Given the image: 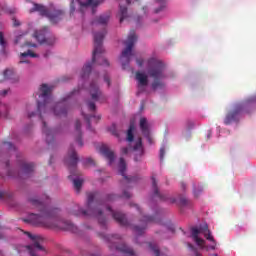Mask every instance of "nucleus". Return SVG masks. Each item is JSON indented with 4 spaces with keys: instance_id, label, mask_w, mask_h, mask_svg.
<instances>
[{
    "instance_id": "1",
    "label": "nucleus",
    "mask_w": 256,
    "mask_h": 256,
    "mask_svg": "<svg viewBox=\"0 0 256 256\" xmlns=\"http://www.w3.org/2000/svg\"><path fill=\"white\" fill-rule=\"evenodd\" d=\"M28 203L32 207H36L40 213L30 214L28 216V222L32 225H39L40 227H46V229H62L63 231H71V233H77V226L69 220H59L57 218V209H49L43 201L36 197L28 198Z\"/></svg>"
},
{
    "instance_id": "2",
    "label": "nucleus",
    "mask_w": 256,
    "mask_h": 256,
    "mask_svg": "<svg viewBox=\"0 0 256 256\" xmlns=\"http://www.w3.org/2000/svg\"><path fill=\"white\" fill-rule=\"evenodd\" d=\"M51 91H53V88L49 87L47 84H42L40 86L41 94L39 97L43 99V102L38 101L37 106L39 118L42 121V132L46 137L47 145H51V143L55 141V130L47 127V122H45L43 119V115H49V113H53L55 117H67V113L69 111V106L63 102L56 103L52 109H49V107H51V101H53L50 96Z\"/></svg>"
},
{
    "instance_id": "3",
    "label": "nucleus",
    "mask_w": 256,
    "mask_h": 256,
    "mask_svg": "<svg viewBox=\"0 0 256 256\" xmlns=\"http://www.w3.org/2000/svg\"><path fill=\"white\" fill-rule=\"evenodd\" d=\"M115 199H117V195L115 194H108L103 198L99 192H90L87 195V210H83L76 206L70 213L76 217L81 215H83V217H93L94 219H97L99 225L105 229L107 218H105V214H103V207H105L103 203L115 201Z\"/></svg>"
},
{
    "instance_id": "4",
    "label": "nucleus",
    "mask_w": 256,
    "mask_h": 256,
    "mask_svg": "<svg viewBox=\"0 0 256 256\" xmlns=\"http://www.w3.org/2000/svg\"><path fill=\"white\" fill-rule=\"evenodd\" d=\"M106 31L103 30L102 32L94 33V50L92 52V61L85 64L82 68V79L85 77H89L91 73V69L93 65H95V61L97 59L98 65H104L105 67H109V61L103 57V53L105 50L103 49V39H105Z\"/></svg>"
},
{
    "instance_id": "5",
    "label": "nucleus",
    "mask_w": 256,
    "mask_h": 256,
    "mask_svg": "<svg viewBox=\"0 0 256 256\" xmlns=\"http://www.w3.org/2000/svg\"><path fill=\"white\" fill-rule=\"evenodd\" d=\"M191 236L193 241H195L198 247L201 249H206V251H215L217 249V241L213 235H211V230H209V226L204 224L200 228H192Z\"/></svg>"
},
{
    "instance_id": "6",
    "label": "nucleus",
    "mask_w": 256,
    "mask_h": 256,
    "mask_svg": "<svg viewBox=\"0 0 256 256\" xmlns=\"http://www.w3.org/2000/svg\"><path fill=\"white\" fill-rule=\"evenodd\" d=\"M148 75L154 79V82L152 83L153 91L165 87V83L161 81L162 79H165V64H163L161 60L155 58H150L148 60Z\"/></svg>"
},
{
    "instance_id": "7",
    "label": "nucleus",
    "mask_w": 256,
    "mask_h": 256,
    "mask_svg": "<svg viewBox=\"0 0 256 256\" xmlns=\"http://www.w3.org/2000/svg\"><path fill=\"white\" fill-rule=\"evenodd\" d=\"M64 161L69 167L71 173V175L68 176V179L73 181L74 189L79 193V191H81V187H83V180L73 179V169H75V167H77V163H79V156H77V151L73 146H70Z\"/></svg>"
},
{
    "instance_id": "8",
    "label": "nucleus",
    "mask_w": 256,
    "mask_h": 256,
    "mask_svg": "<svg viewBox=\"0 0 256 256\" xmlns=\"http://www.w3.org/2000/svg\"><path fill=\"white\" fill-rule=\"evenodd\" d=\"M104 239L110 243L109 248L110 249H116V251H120V253H124L128 256H135V251L132 250L127 244L121 243L118 244L119 241H121L122 237L119 234H112L108 236H104Z\"/></svg>"
},
{
    "instance_id": "9",
    "label": "nucleus",
    "mask_w": 256,
    "mask_h": 256,
    "mask_svg": "<svg viewBox=\"0 0 256 256\" xmlns=\"http://www.w3.org/2000/svg\"><path fill=\"white\" fill-rule=\"evenodd\" d=\"M135 43H137V34H135V30H131L127 40L124 41L126 48L121 54V59H126V63L122 62L123 69H125V66L129 65L131 61V55H133V47L135 46Z\"/></svg>"
},
{
    "instance_id": "10",
    "label": "nucleus",
    "mask_w": 256,
    "mask_h": 256,
    "mask_svg": "<svg viewBox=\"0 0 256 256\" xmlns=\"http://www.w3.org/2000/svg\"><path fill=\"white\" fill-rule=\"evenodd\" d=\"M30 11L31 13L38 11L42 17H48L49 21L52 23H59V21L63 19V15H65L63 10H54L53 12H49V10L41 4H34V7Z\"/></svg>"
},
{
    "instance_id": "11",
    "label": "nucleus",
    "mask_w": 256,
    "mask_h": 256,
    "mask_svg": "<svg viewBox=\"0 0 256 256\" xmlns=\"http://www.w3.org/2000/svg\"><path fill=\"white\" fill-rule=\"evenodd\" d=\"M49 33V29L44 27L41 30L34 32V37L40 43V45H53L57 42V38L53 35H47Z\"/></svg>"
},
{
    "instance_id": "12",
    "label": "nucleus",
    "mask_w": 256,
    "mask_h": 256,
    "mask_svg": "<svg viewBox=\"0 0 256 256\" xmlns=\"http://www.w3.org/2000/svg\"><path fill=\"white\" fill-rule=\"evenodd\" d=\"M133 207H135L137 209V211L140 213L142 218L140 220L141 226H133L132 229H133L134 233H136V235H143V233H145V229H147V224L155 223V217L143 215L141 208H139V206L137 204H133Z\"/></svg>"
},
{
    "instance_id": "13",
    "label": "nucleus",
    "mask_w": 256,
    "mask_h": 256,
    "mask_svg": "<svg viewBox=\"0 0 256 256\" xmlns=\"http://www.w3.org/2000/svg\"><path fill=\"white\" fill-rule=\"evenodd\" d=\"M243 109H245V103L236 104L234 108L226 114L224 124L231 125V123L239 121V116L243 113Z\"/></svg>"
},
{
    "instance_id": "14",
    "label": "nucleus",
    "mask_w": 256,
    "mask_h": 256,
    "mask_svg": "<svg viewBox=\"0 0 256 256\" xmlns=\"http://www.w3.org/2000/svg\"><path fill=\"white\" fill-rule=\"evenodd\" d=\"M78 3L80 5V12L81 13H85V11H87V9H89V7L92 8V15H95V13H97V7H99V5H101V1L100 0H78Z\"/></svg>"
},
{
    "instance_id": "15",
    "label": "nucleus",
    "mask_w": 256,
    "mask_h": 256,
    "mask_svg": "<svg viewBox=\"0 0 256 256\" xmlns=\"http://www.w3.org/2000/svg\"><path fill=\"white\" fill-rule=\"evenodd\" d=\"M106 210L109 211V213L112 215L113 219L118 222L119 225L122 227H129L131 225L129 221L127 220V217L125 214L119 212V211H114L111 207H106Z\"/></svg>"
},
{
    "instance_id": "16",
    "label": "nucleus",
    "mask_w": 256,
    "mask_h": 256,
    "mask_svg": "<svg viewBox=\"0 0 256 256\" xmlns=\"http://www.w3.org/2000/svg\"><path fill=\"white\" fill-rule=\"evenodd\" d=\"M4 81H11L12 83H17L19 81V76L15 73L13 69H6L0 74V83Z\"/></svg>"
},
{
    "instance_id": "17",
    "label": "nucleus",
    "mask_w": 256,
    "mask_h": 256,
    "mask_svg": "<svg viewBox=\"0 0 256 256\" xmlns=\"http://www.w3.org/2000/svg\"><path fill=\"white\" fill-rule=\"evenodd\" d=\"M90 95L93 101H103V99H105L103 92L99 90V86H97L96 82H91L90 84Z\"/></svg>"
},
{
    "instance_id": "18",
    "label": "nucleus",
    "mask_w": 256,
    "mask_h": 256,
    "mask_svg": "<svg viewBox=\"0 0 256 256\" xmlns=\"http://www.w3.org/2000/svg\"><path fill=\"white\" fill-rule=\"evenodd\" d=\"M125 171H127V163H125V159L120 158V162H119V173L120 175H122V177H124V181L123 183L126 185H129V183H132V181H136L135 177H127V175H125Z\"/></svg>"
},
{
    "instance_id": "19",
    "label": "nucleus",
    "mask_w": 256,
    "mask_h": 256,
    "mask_svg": "<svg viewBox=\"0 0 256 256\" xmlns=\"http://www.w3.org/2000/svg\"><path fill=\"white\" fill-rule=\"evenodd\" d=\"M100 153L107 159L109 165H113L115 162V152L110 150L109 146L102 145L100 147Z\"/></svg>"
},
{
    "instance_id": "20",
    "label": "nucleus",
    "mask_w": 256,
    "mask_h": 256,
    "mask_svg": "<svg viewBox=\"0 0 256 256\" xmlns=\"http://www.w3.org/2000/svg\"><path fill=\"white\" fill-rule=\"evenodd\" d=\"M152 189L153 199H158V201H169V196L159 193V187L157 186L155 177H152Z\"/></svg>"
},
{
    "instance_id": "21",
    "label": "nucleus",
    "mask_w": 256,
    "mask_h": 256,
    "mask_svg": "<svg viewBox=\"0 0 256 256\" xmlns=\"http://www.w3.org/2000/svg\"><path fill=\"white\" fill-rule=\"evenodd\" d=\"M140 131L148 141H151V133L149 132V122H147V118H140Z\"/></svg>"
},
{
    "instance_id": "22",
    "label": "nucleus",
    "mask_w": 256,
    "mask_h": 256,
    "mask_svg": "<svg viewBox=\"0 0 256 256\" xmlns=\"http://www.w3.org/2000/svg\"><path fill=\"white\" fill-rule=\"evenodd\" d=\"M75 141L79 147H83V133L81 132V121L76 120L75 122Z\"/></svg>"
},
{
    "instance_id": "23",
    "label": "nucleus",
    "mask_w": 256,
    "mask_h": 256,
    "mask_svg": "<svg viewBox=\"0 0 256 256\" xmlns=\"http://www.w3.org/2000/svg\"><path fill=\"white\" fill-rule=\"evenodd\" d=\"M136 80L138 81L139 89H141V87H147V85H149V79L144 73L136 72Z\"/></svg>"
},
{
    "instance_id": "24",
    "label": "nucleus",
    "mask_w": 256,
    "mask_h": 256,
    "mask_svg": "<svg viewBox=\"0 0 256 256\" xmlns=\"http://www.w3.org/2000/svg\"><path fill=\"white\" fill-rule=\"evenodd\" d=\"M109 19H111L110 13L102 14L92 22V25H107L109 23Z\"/></svg>"
},
{
    "instance_id": "25",
    "label": "nucleus",
    "mask_w": 256,
    "mask_h": 256,
    "mask_svg": "<svg viewBox=\"0 0 256 256\" xmlns=\"http://www.w3.org/2000/svg\"><path fill=\"white\" fill-rule=\"evenodd\" d=\"M133 151H137V153H138V154H136L134 161H139V157H141L143 155V140L141 138H138L136 140V143L133 147Z\"/></svg>"
},
{
    "instance_id": "26",
    "label": "nucleus",
    "mask_w": 256,
    "mask_h": 256,
    "mask_svg": "<svg viewBox=\"0 0 256 256\" xmlns=\"http://www.w3.org/2000/svg\"><path fill=\"white\" fill-rule=\"evenodd\" d=\"M22 171L25 177H29V175L35 171V164L27 162L22 163Z\"/></svg>"
},
{
    "instance_id": "27",
    "label": "nucleus",
    "mask_w": 256,
    "mask_h": 256,
    "mask_svg": "<svg viewBox=\"0 0 256 256\" xmlns=\"http://www.w3.org/2000/svg\"><path fill=\"white\" fill-rule=\"evenodd\" d=\"M21 42H24L22 47H37V44L25 41V35L24 34L17 36L15 41H14V43L16 45H18V43H21Z\"/></svg>"
},
{
    "instance_id": "28",
    "label": "nucleus",
    "mask_w": 256,
    "mask_h": 256,
    "mask_svg": "<svg viewBox=\"0 0 256 256\" xmlns=\"http://www.w3.org/2000/svg\"><path fill=\"white\" fill-rule=\"evenodd\" d=\"M134 131H135V124L131 123L128 128L127 137H126V141H128V143H133V141H135V135L133 134Z\"/></svg>"
},
{
    "instance_id": "29",
    "label": "nucleus",
    "mask_w": 256,
    "mask_h": 256,
    "mask_svg": "<svg viewBox=\"0 0 256 256\" xmlns=\"http://www.w3.org/2000/svg\"><path fill=\"white\" fill-rule=\"evenodd\" d=\"M25 57H33V58H35V57H37V54H35L31 50H28L27 52L21 53L20 54V58H21L20 63H28L27 60H24Z\"/></svg>"
},
{
    "instance_id": "30",
    "label": "nucleus",
    "mask_w": 256,
    "mask_h": 256,
    "mask_svg": "<svg viewBox=\"0 0 256 256\" xmlns=\"http://www.w3.org/2000/svg\"><path fill=\"white\" fill-rule=\"evenodd\" d=\"M119 17H120V23H123V21H125V19L129 17L127 14V7L120 6Z\"/></svg>"
},
{
    "instance_id": "31",
    "label": "nucleus",
    "mask_w": 256,
    "mask_h": 256,
    "mask_svg": "<svg viewBox=\"0 0 256 256\" xmlns=\"http://www.w3.org/2000/svg\"><path fill=\"white\" fill-rule=\"evenodd\" d=\"M148 247L155 256H161V252L159 251V246H157V244L148 243Z\"/></svg>"
},
{
    "instance_id": "32",
    "label": "nucleus",
    "mask_w": 256,
    "mask_h": 256,
    "mask_svg": "<svg viewBox=\"0 0 256 256\" xmlns=\"http://www.w3.org/2000/svg\"><path fill=\"white\" fill-rule=\"evenodd\" d=\"M84 115V119L88 125V129H91V119H97V121H99V119H101V116H87L85 114Z\"/></svg>"
},
{
    "instance_id": "33",
    "label": "nucleus",
    "mask_w": 256,
    "mask_h": 256,
    "mask_svg": "<svg viewBox=\"0 0 256 256\" xmlns=\"http://www.w3.org/2000/svg\"><path fill=\"white\" fill-rule=\"evenodd\" d=\"M157 3H160V7L155 10V13H161L165 9V0H156Z\"/></svg>"
},
{
    "instance_id": "34",
    "label": "nucleus",
    "mask_w": 256,
    "mask_h": 256,
    "mask_svg": "<svg viewBox=\"0 0 256 256\" xmlns=\"http://www.w3.org/2000/svg\"><path fill=\"white\" fill-rule=\"evenodd\" d=\"M188 203L189 199H187L185 196L179 198V205H181L182 207H186Z\"/></svg>"
},
{
    "instance_id": "35",
    "label": "nucleus",
    "mask_w": 256,
    "mask_h": 256,
    "mask_svg": "<svg viewBox=\"0 0 256 256\" xmlns=\"http://www.w3.org/2000/svg\"><path fill=\"white\" fill-rule=\"evenodd\" d=\"M87 105H88L89 111H95V109H97V106L95 105L94 101H88Z\"/></svg>"
},
{
    "instance_id": "36",
    "label": "nucleus",
    "mask_w": 256,
    "mask_h": 256,
    "mask_svg": "<svg viewBox=\"0 0 256 256\" xmlns=\"http://www.w3.org/2000/svg\"><path fill=\"white\" fill-rule=\"evenodd\" d=\"M4 145H6V149L9 151H17V148L11 142H4Z\"/></svg>"
},
{
    "instance_id": "37",
    "label": "nucleus",
    "mask_w": 256,
    "mask_h": 256,
    "mask_svg": "<svg viewBox=\"0 0 256 256\" xmlns=\"http://www.w3.org/2000/svg\"><path fill=\"white\" fill-rule=\"evenodd\" d=\"M202 191H203V187H200L198 190H197V188H194V190H193L194 196L199 197V195H201Z\"/></svg>"
},
{
    "instance_id": "38",
    "label": "nucleus",
    "mask_w": 256,
    "mask_h": 256,
    "mask_svg": "<svg viewBox=\"0 0 256 256\" xmlns=\"http://www.w3.org/2000/svg\"><path fill=\"white\" fill-rule=\"evenodd\" d=\"M188 247L189 249H191L192 251H194L196 256H201V254H199V252H197V249L195 248V246H193V244L188 243Z\"/></svg>"
},
{
    "instance_id": "39",
    "label": "nucleus",
    "mask_w": 256,
    "mask_h": 256,
    "mask_svg": "<svg viewBox=\"0 0 256 256\" xmlns=\"http://www.w3.org/2000/svg\"><path fill=\"white\" fill-rule=\"evenodd\" d=\"M0 45H2V47L5 46V37L3 35V32H0Z\"/></svg>"
},
{
    "instance_id": "40",
    "label": "nucleus",
    "mask_w": 256,
    "mask_h": 256,
    "mask_svg": "<svg viewBox=\"0 0 256 256\" xmlns=\"http://www.w3.org/2000/svg\"><path fill=\"white\" fill-rule=\"evenodd\" d=\"M187 127L188 129H193L195 127V122H193L192 120H188Z\"/></svg>"
},
{
    "instance_id": "41",
    "label": "nucleus",
    "mask_w": 256,
    "mask_h": 256,
    "mask_svg": "<svg viewBox=\"0 0 256 256\" xmlns=\"http://www.w3.org/2000/svg\"><path fill=\"white\" fill-rule=\"evenodd\" d=\"M122 197L125 199H130L131 193H129L127 190H124Z\"/></svg>"
},
{
    "instance_id": "42",
    "label": "nucleus",
    "mask_w": 256,
    "mask_h": 256,
    "mask_svg": "<svg viewBox=\"0 0 256 256\" xmlns=\"http://www.w3.org/2000/svg\"><path fill=\"white\" fill-rule=\"evenodd\" d=\"M104 81L108 84V87H111V80L109 79V76H104Z\"/></svg>"
},
{
    "instance_id": "43",
    "label": "nucleus",
    "mask_w": 256,
    "mask_h": 256,
    "mask_svg": "<svg viewBox=\"0 0 256 256\" xmlns=\"http://www.w3.org/2000/svg\"><path fill=\"white\" fill-rule=\"evenodd\" d=\"M7 93H9V89L1 90L0 91V96L5 97L7 95Z\"/></svg>"
},
{
    "instance_id": "44",
    "label": "nucleus",
    "mask_w": 256,
    "mask_h": 256,
    "mask_svg": "<svg viewBox=\"0 0 256 256\" xmlns=\"http://www.w3.org/2000/svg\"><path fill=\"white\" fill-rule=\"evenodd\" d=\"M121 153H122V155H127V153H129V148L128 147H123L121 149Z\"/></svg>"
},
{
    "instance_id": "45",
    "label": "nucleus",
    "mask_w": 256,
    "mask_h": 256,
    "mask_svg": "<svg viewBox=\"0 0 256 256\" xmlns=\"http://www.w3.org/2000/svg\"><path fill=\"white\" fill-rule=\"evenodd\" d=\"M165 157V149L164 148H161L160 149V159L161 161H163V158Z\"/></svg>"
},
{
    "instance_id": "46",
    "label": "nucleus",
    "mask_w": 256,
    "mask_h": 256,
    "mask_svg": "<svg viewBox=\"0 0 256 256\" xmlns=\"http://www.w3.org/2000/svg\"><path fill=\"white\" fill-rule=\"evenodd\" d=\"M86 163L87 165H95V161L92 158H87Z\"/></svg>"
},
{
    "instance_id": "47",
    "label": "nucleus",
    "mask_w": 256,
    "mask_h": 256,
    "mask_svg": "<svg viewBox=\"0 0 256 256\" xmlns=\"http://www.w3.org/2000/svg\"><path fill=\"white\" fill-rule=\"evenodd\" d=\"M13 25H14V27H19V25H21V23H19V21L17 19H13Z\"/></svg>"
},
{
    "instance_id": "48",
    "label": "nucleus",
    "mask_w": 256,
    "mask_h": 256,
    "mask_svg": "<svg viewBox=\"0 0 256 256\" xmlns=\"http://www.w3.org/2000/svg\"><path fill=\"white\" fill-rule=\"evenodd\" d=\"M136 62L139 67H143V59H136Z\"/></svg>"
},
{
    "instance_id": "49",
    "label": "nucleus",
    "mask_w": 256,
    "mask_h": 256,
    "mask_svg": "<svg viewBox=\"0 0 256 256\" xmlns=\"http://www.w3.org/2000/svg\"><path fill=\"white\" fill-rule=\"evenodd\" d=\"M181 189L185 191L187 189V185L184 182H181Z\"/></svg>"
},
{
    "instance_id": "50",
    "label": "nucleus",
    "mask_w": 256,
    "mask_h": 256,
    "mask_svg": "<svg viewBox=\"0 0 256 256\" xmlns=\"http://www.w3.org/2000/svg\"><path fill=\"white\" fill-rule=\"evenodd\" d=\"M28 117H29V119H31V117H35V112L29 113Z\"/></svg>"
},
{
    "instance_id": "51",
    "label": "nucleus",
    "mask_w": 256,
    "mask_h": 256,
    "mask_svg": "<svg viewBox=\"0 0 256 256\" xmlns=\"http://www.w3.org/2000/svg\"><path fill=\"white\" fill-rule=\"evenodd\" d=\"M3 109H5V106H0V116H1V113H3Z\"/></svg>"
},
{
    "instance_id": "52",
    "label": "nucleus",
    "mask_w": 256,
    "mask_h": 256,
    "mask_svg": "<svg viewBox=\"0 0 256 256\" xmlns=\"http://www.w3.org/2000/svg\"><path fill=\"white\" fill-rule=\"evenodd\" d=\"M175 202H176L175 198L170 199V203H175Z\"/></svg>"
},
{
    "instance_id": "53",
    "label": "nucleus",
    "mask_w": 256,
    "mask_h": 256,
    "mask_svg": "<svg viewBox=\"0 0 256 256\" xmlns=\"http://www.w3.org/2000/svg\"><path fill=\"white\" fill-rule=\"evenodd\" d=\"M4 117H5L6 119H9V116L7 115V113L4 114Z\"/></svg>"
},
{
    "instance_id": "54",
    "label": "nucleus",
    "mask_w": 256,
    "mask_h": 256,
    "mask_svg": "<svg viewBox=\"0 0 256 256\" xmlns=\"http://www.w3.org/2000/svg\"><path fill=\"white\" fill-rule=\"evenodd\" d=\"M6 167H9V161L5 162Z\"/></svg>"
},
{
    "instance_id": "55",
    "label": "nucleus",
    "mask_w": 256,
    "mask_h": 256,
    "mask_svg": "<svg viewBox=\"0 0 256 256\" xmlns=\"http://www.w3.org/2000/svg\"><path fill=\"white\" fill-rule=\"evenodd\" d=\"M142 9H143L144 13H146L145 11H147V7H143Z\"/></svg>"
},
{
    "instance_id": "56",
    "label": "nucleus",
    "mask_w": 256,
    "mask_h": 256,
    "mask_svg": "<svg viewBox=\"0 0 256 256\" xmlns=\"http://www.w3.org/2000/svg\"><path fill=\"white\" fill-rule=\"evenodd\" d=\"M126 3L129 5L131 3V0H126Z\"/></svg>"
},
{
    "instance_id": "57",
    "label": "nucleus",
    "mask_w": 256,
    "mask_h": 256,
    "mask_svg": "<svg viewBox=\"0 0 256 256\" xmlns=\"http://www.w3.org/2000/svg\"><path fill=\"white\" fill-rule=\"evenodd\" d=\"M73 11H75V8H72V11H71V13H73Z\"/></svg>"
},
{
    "instance_id": "58",
    "label": "nucleus",
    "mask_w": 256,
    "mask_h": 256,
    "mask_svg": "<svg viewBox=\"0 0 256 256\" xmlns=\"http://www.w3.org/2000/svg\"><path fill=\"white\" fill-rule=\"evenodd\" d=\"M211 137V133L208 134V138Z\"/></svg>"
},
{
    "instance_id": "59",
    "label": "nucleus",
    "mask_w": 256,
    "mask_h": 256,
    "mask_svg": "<svg viewBox=\"0 0 256 256\" xmlns=\"http://www.w3.org/2000/svg\"><path fill=\"white\" fill-rule=\"evenodd\" d=\"M116 137H119V135L118 134H114Z\"/></svg>"
},
{
    "instance_id": "60",
    "label": "nucleus",
    "mask_w": 256,
    "mask_h": 256,
    "mask_svg": "<svg viewBox=\"0 0 256 256\" xmlns=\"http://www.w3.org/2000/svg\"><path fill=\"white\" fill-rule=\"evenodd\" d=\"M62 81H67V80H65V78H63Z\"/></svg>"
},
{
    "instance_id": "61",
    "label": "nucleus",
    "mask_w": 256,
    "mask_h": 256,
    "mask_svg": "<svg viewBox=\"0 0 256 256\" xmlns=\"http://www.w3.org/2000/svg\"><path fill=\"white\" fill-rule=\"evenodd\" d=\"M213 256H219V255H217V254H213Z\"/></svg>"
},
{
    "instance_id": "62",
    "label": "nucleus",
    "mask_w": 256,
    "mask_h": 256,
    "mask_svg": "<svg viewBox=\"0 0 256 256\" xmlns=\"http://www.w3.org/2000/svg\"><path fill=\"white\" fill-rule=\"evenodd\" d=\"M8 197H13L12 195L8 196Z\"/></svg>"
},
{
    "instance_id": "63",
    "label": "nucleus",
    "mask_w": 256,
    "mask_h": 256,
    "mask_svg": "<svg viewBox=\"0 0 256 256\" xmlns=\"http://www.w3.org/2000/svg\"><path fill=\"white\" fill-rule=\"evenodd\" d=\"M0 239H1V235H0Z\"/></svg>"
}]
</instances>
